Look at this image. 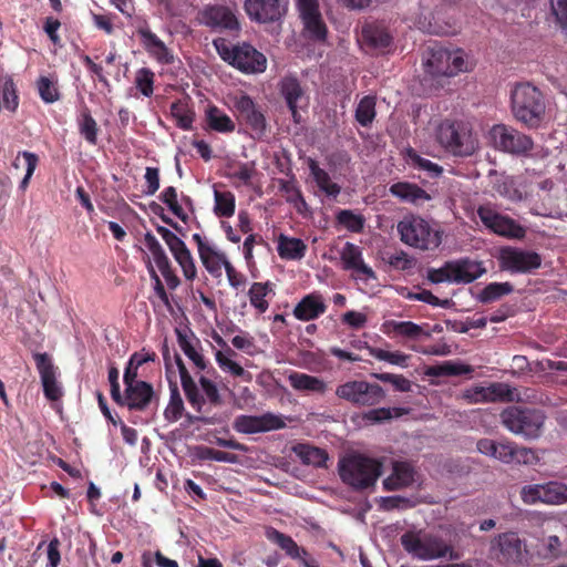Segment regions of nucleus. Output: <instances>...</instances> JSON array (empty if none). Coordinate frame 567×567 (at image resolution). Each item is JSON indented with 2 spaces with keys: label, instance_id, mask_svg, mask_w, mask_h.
Listing matches in <instances>:
<instances>
[{
  "label": "nucleus",
  "instance_id": "4c0bfd02",
  "mask_svg": "<svg viewBox=\"0 0 567 567\" xmlns=\"http://www.w3.org/2000/svg\"><path fill=\"white\" fill-rule=\"evenodd\" d=\"M288 381L297 391L324 393L327 390V384L323 380L302 372L290 373Z\"/></svg>",
  "mask_w": 567,
  "mask_h": 567
},
{
  "label": "nucleus",
  "instance_id": "4d7b16f0",
  "mask_svg": "<svg viewBox=\"0 0 567 567\" xmlns=\"http://www.w3.org/2000/svg\"><path fill=\"white\" fill-rule=\"evenodd\" d=\"M340 225L352 233H360L364 227V218L360 214H355L350 209L340 210L337 215Z\"/></svg>",
  "mask_w": 567,
  "mask_h": 567
},
{
  "label": "nucleus",
  "instance_id": "72a5a7b5",
  "mask_svg": "<svg viewBox=\"0 0 567 567\" xmlns=\"http://www.w3.org/2000/svg\"><path fill=\"white\" fill-rule=\"evenodd\" d=\"M308 167L315 183L322 193L333 198L340 194L341 187L332 182L328 172L321 168L313 158H308Z\"/></svg>",
  "mask_w": 567,
  "mask_h": 567
},
{
  "label": "nucleus",
  "instance_id": "6e6d98bb",
  "mask_svg": "<svg viewBox=\"0 0 567 567\" xmlns=\"http://www.w3.org/2000/svg\"><path fill=\"white\" fill-rule=\"evenodd\" d=\"M37 87L39 95L44 103L51 104L60 99L56 83L48 76H40L37 81Z\"/></svg>",
  "mask_w": 567,
  "mask_h": 567
},
{
  "label": "nucleus",
  "instance_id": "ea45409f",
  "mask_svg": "<svg viewBox=\"0 0 567 567\" xmlns=\"http://www.w3.org/2000/svg\"><path fill=\"white\" fill-rule=\"evenodd\" d=\"M390 193L404 202L413 204L430 199V196L424 189L410 183H395L390 187Z\"/></svg>",
  "mask_w": 567,
  "mask_h": 567
},
{
  "label": "nucleus",
  "instance_id": "dca6fc26",
  "mask_svg": "<svg viewBox=\"0 0 567 567\" xmlns=\"http://www.w3.org/2000/svg\"><path fill=\"white\" fill-rule=\"evenodd\" d=\"M498 262L502 270L511 274H527L540 267L542 257L533 250L504 247L499 250Z\"/></svg>",
  "mask_w": 567,
  "mask_h": 567
},
{
  "label": "nucleus",
  "instance_id": "bb28decb",
  "mask_svg": "<svg viewBox=\"0 0 567 567\" xmlns=\"http://www.w3.org/2000/svg\"><path fill=\"white\" fill-rule=\"evenodd\" d=\"M153 395L152 384L145 381L128 383V386L125 388L124 404L130 410L143 411L151 403Z\"/></svg>",
  "mask_w": 567,
  "mask_h": 567
},
{
  "label": "nucleus",
  "instance_id": "052dcab7",
  "mask_svg": "<svg viewBox=\"0 0 567 567\" xmlns=\"http://www.w3.org/2000/svg\"><path fill=\"white\" fill-rule=\"evenodd\" d=\"M161 199L164 204H166L168 206V208L171 209V212L176 215L178 218H181L182 220H185L186 219V215L184 213V209L182 208V206L178 204V200H177V190L175 187L173 186H169V187H166L162 194H161Z\"/></svg>",
  "mask_w": 567,
  "mask_h": 567
},
{
  "label": "nucleus",
  "instance_id": "8fccbe9b",
  "mask_svg": "<svg viewBox=\"0 0 567 567\" xmlns=\"http://www.w3.org/2000/svg\"><path fill=\"white\" fill-rule=\"evenodd\" d=\"M214 212L217 216L230 217L235 213V196L230 192L214 190Z\"/></svg>",
  "mask_w": 567,
  "mask_h": 567
},
{
  "label": "nucleus",
  "instance_id": "bf43d9fd",
  "mask_svg": "<svg viewBox=\"0 0 567 567\" xmlns=\"http://www.w3.org/2000/svg\"><path fill=\"white\" fill-rule=\"evenodd\" d=\"M171 114L176 120L177 126L189 130L194 121V114L182 103H173Z\"/></svg>",
  "mask_w": 567,
  "mask_h": 567
},
{
  "label": "nucleus",
  "instance_id": "3c124183",
  "mask_svg": "<svg viewBox=\"0 0 567 567\" xmlns=\"http://www.w3.org/2000/svg\"><path fill=\"white\" fill-rule=\"evenodd\" d=\"M513 291V286L509 282H492L488 284L478 295L477 299L481 302L487 303L499 299Z\"/></svg>",
  "mask_w": 567,
  "mask_h": 567
},
{
  "label": "nucleus",
  "instance_id": "e433bc0d",
  "mask_svg": "<svg viewBox=\"0 0 567 567\" xmlns=\"http://www.w3.org/2000/svg\"><path fill=\"white\" fill-rule=\"evenodd\" d=\"M267 538L277 544L286 554L293 559H306L307 551L299 547L298 544L288 535L275 529L269 528L266 532Z\"/></svg>",
  "mask_w": 567,
  "mask_h": 567
},
{
  "label": "nucleus",
  "instance_id": "412c9836",
  "mask_svg": "<svg viewBox=\"0 0 567 567\" xmlns=\"http://www.w3.org/2000/svg\"><path fill=\"white\" fill-rule=\"evenodd\" d=\"M246 13L259 23L275 22L281 19L287 10L286 0H245Z\"/></svg>",
  "mask_w": 567,
  "mask_h": 567
},
{
  "label": "nucleus",
  "instance_id": "774afa93",
  "mask_svg": "<svg viewBox=\"0 0 567 567\" xmlns=\"http://www.w3.org/2000/svg\"><path fill=\"white\" fill-rule=\"evenodd\" d=\"M206 270L213 276H220L221 268L226 269V265L230 264L225 254L217 255V257L206 258L200 260Z\"/></svg>",
  "mask_w": 567,
  "mask_h": 567
},
{
  "label": "nucleus",
  "instance_id": "a211bd4d",
  "mask_svg": "<svg viewBox=\"0 0 567 567\" xmlns=\"http://www.w3.org/2000/svg\"><path fill=\"white\" fill-rule=\"evenodd\" d=\"M462 399L468 404L487 402H512L517 399L516 390L507 383L495 382L487 386H472L462 392Z\"/></svg>",
  "mask_w": 567,
  "mask_h": 567
},
{
  "label": "nucleus",
  "instance_id": "4be33fe9",
  "mask_svg": "<svg viewBox=\"0 0 567 567\" xmlns=\"http://www.w3.org/2000/svg\"><path fill=\"white\" fill-rule=\"evenodd\" d=\"M340 259L342 268L352 271L354 279L370 280L377 278L374 270L364 262L362 249L359 246L347 241L340 250Z\"/></svg>",
  "mask_w": 567,
  "mask_h": 567
},
{
  "label": "nucleus",
  "instance_id": "49530a36",
  "mask_svg": "<svg viewBox=\"0 0 567 567\" xmlns=\"http://www.w3.org/2000/svg\"><path fill=\"white\" fill-rule=\"evenodd\" d=\"M269 292H271V287L268 282H254L249 288L248 296L250 305L257 309L259 313L266 312L269 307V302L266 299Z\"/></svg>",
  "mask_w": 567,
  "mask_h": 567
},
{
  "label": "nucleus",
  "instance_id": "6ab92c4d",
  "mask_svg": "<svg viewBox=\"0 0 567 567\" xmlns=\"http://www.w3.org/2000/svg\"><path fill=\"white\" fill-rule=\"evenodd\" d=\"M156 231L167 245L174 259L182 268L183 275L187 280L193 281L197 276V269L194 258L186 247L185 243L176 236L172 230L164 226H157Z\"/></svg>",
  "mask_w": 567,
  "mask_h": 567
},
{
  "label": "nucleus",
  "instance_id": "1a4fd4ad",
  "mask_svg": "<svg viewBox=\"0 0 567 567\" xmlns=\"http://www.w3.org/2000/svg\"><path fill=\"white\" fill-rule=\"evenodd\" d=\"M214 45L224 61L245 73H261L267 68L265 55L250 44L229 47L224 39H216Z\"/></svg>",
  "mask_w": 567,
  "mask_h": 567
},
{
  "label": "nucleus",
  "instance_id": "20e7f679",
  "mask_svg": "<svg viewBox=\"0 0 567 567\" xmlns=\"http://www.w3.org/2000/svg\"><path fill=\"white\" fill-rule=\"evenodd\" d=\"M512 112L528 127H537L545 114L542 92L530 83L517 84L512 91Z\"/></svg>",
  "mask_w": 567,
  "mask_h": 567
},
{
  "label": "nucleus",
  "instance_id": "ddd939ff",
  "mask_svg": "<svg viewBox=\"0 0 567 567\" xmlns=\"http://www.w3.org/2000/svg\"><path fill=\"white\" fill-rule=\"evenodd\" d=\"M523 503L563 505L567 503V485L558 481L524 485L519 492Z\"/></svg>",
  "mask_w": 567,
  "mask_h": 567
},
{
  "label": "nucleus",
  "instance_id": "5701e85b",
  "mask_svg": "<svg viewBox=\"0 0 567 567\" xmlns=\"http://www.w3.org/2000/svg\"><path fill=\"white\" fill-rule=\"evenodd\" d=\"M34 360L39 371L44 395L50 401H58L63 395V391L56 381L55 368L47 353H35Z\"/></svg>",
  "mask_w": 567,
  "mask_h": 567
},
{
  "label": "nucleus",
  "instance_id": "c85d7f7f",
  "mask_svg": "<svg viewBox=\"0 0 567 567\" xmlns=\"http://www.w3.org/2000/svg\"><path fill=\"white\" fill-rule=\"evenodd\" d=\"M137 33L141 37L144 49L157 62L171 64L174 61V56L165 43L148 28H140Z\"/></svg>",
  "mask_w": 567,
  "mask_h": 567
},
{
  "label": "nucleus",
  "instance_id": "473e14b6",
  "mask_svg": "<svg viewBox=\"0 0 567 567\" xmlns=\"http://www.w3.org/2000/svg\"><path fill=\"white\" fill-rule=\"evenodd\" d=\"M280 92L285 97L289 110L291 111L295 122L300 121V115L297 107L303 99V90L299 81L293 76H286L280 82Z\"/></svg>",
  "mask_w": 567,
  "mask_h": 567
},
{
  "label": "nucleus",
  "instance_id": "0e129e2a",
  "mask_svg": "<svg viewBox=\"0 0 567 567\" xmlns=\"http://www.w3.org/2000/svg\"><path fill=\"white\" fill-rule=\"evenodd\" d=\"M374 377L386 383H391L395 390L401 392H409L411 391L412 383L410 380H408L405 377L400 374H392V373H379L374 374Z\"/></svg>",
  "mask_w": 567,
  "mask_h": 567
},
{
  "label": "nucleus",
  "instance_id": "5fc2aeb1",
  "mask_svg": "<svg viewBox=\"0 0 567 567\" xmlns=\"http://www.w3.org/2000/svg\"><path fill=\"white\" fill-rule=\"evenodd\" d=\"M409 159L411 164L423 172L427 174L429 177L435 178L439 177L443 173V168L437 165L436 163H433L432 161L424 158L420 156L416 152L413 150H410L408 152Z\"/></svg>",
  "mask_w": 567,
  "mask_h": 567
},
{
  "label": "nucleus",
  "instance_id": "9d476101",
  "mask_svg": "<svg viewBox=\"0 0 567 567\" xmlns=\"http://www.w3.org/2000/svg\"><path fill=\"white\" fill-rule=\"evenodd\" d=\"M501 420L503 425L512 433L534 440L539 437L542 433L545 415L539 410L522 409L513 405L501 413Z\"/></svg>",
  "mask_w": 567,
  "mask_h": 567
},
{
  "label": "nucleus",
  "instance_id": "37998d69",
  "mask_svg": "<svg viewBox=\"0 0 567 567\" xmlns=\"http://www.w3.org/2000/svg\"><path fill=\"white\" fill-rule=\"evenodd\" d=\"M177 342L184 354L193 362L198 371H204L207 368V362L198 350V341L193 342L187 334L177 330Z\"/></svg>",
  "mask_w": 567,
  "mask_h": 567
},
{
  "label": "nucleus",
  "instance_id": "aec40b11",
  "mask_svg": "<svg viewBox=\"0 0 567 567\" xmlns=\"http://www.w3.org/2000/svg\"><path fill=\"white\" fill-rule=\"evenodd\" d=\"M299 17L308 37L322 41L327 37V25L320 12L318 0H297Z\"/></svg>",
  "mask_w": 567,
  "mask_h": 567
},
{
  "label": "nucleus",
  "instance_id": "b1692460",
  "mask_svg": "<svg viewBox=\"0 0 567 567\" xmlns=\"http://www.w3.org/2000/svg\"><path fill=\"white\" fill-rule=\"evenodd\" d=\"M491 550L502 563H517L523 558L524 547L515 533H505L493 540Z\"/></svg>",
  "mask_w": 567,
  "mask_h": 567
},
{
  "label": "nucleus",
  "instance_id": "c9c22d12",
  "mask_svg": "<svg viewBox=\"0 0 567 567\" xmlns=\"http://www.w3.org/2000/svg\"><path fill=\"white\" fill-rule=\"evenodd\" d=\"M207 126L218 133H231L235 131V122L216 105H208L205 110Z\"/></svg>",
  "mask_w": 567,
  "mask_h": 567
},
{
  "label": "nucleus",
  "instance_id": "69168bd1",
  "mask_svg": "<svg viewBox=\"0 0 567 567\" xmlns=\"http://www.w3.org/2000/svg\"><path fill=\"white\" fill-rule=\"evenodd\" d=\"M20 156L23 157L24 162H25V165H27V172H25V175L23 177V179L21 181V187L24 188L27 187V185L29 184V181L31 178V176L33 175L34 171H35V167L38 165V156L34 154V153H31V152H28V151H23L21 153L18 154L16 161H14V166L18 167L19 164H18V161L20 158Z\"/></svg>",
  "mask_w": 567,
  "mask_h": 567
},
{
  "label": "nucleus",
  "instance_id": "2f4dec72",
  "mask_svg": "<svg viewBox=\"0 0 567 567\" xmlns=\"http://www.w3.org/2000/svg\"><path fill=\"white\" fill-rule=\"evenodd\" d=\"M477 451L503 463L513 462L514 445L509 442H496L491 439H482L476 444Z\"/></svg>",
  "mask_w": 567,
  "mask_h": 567
},
{
  "label": "nucleus",
  "instance_id": "4468645a",
  "mask_svg": "<svg viewBox=\"0 0 567 567\" xmlns=\"http://www.w3.org/2000/svg\"><path fill=\"white\" fill-rule=\"evenodd\" d=\"M237 120L252 131L254 137L261 138L267 132V120L261 107L247 94L233 97Z\"/></svg>",
  "mask_w": 567,
  "mask_h": 567
},
{
  "label": "nucleus",
  "instance_id": "6e6552de",
  "mask_svg": "<svg viewBox=\"0 0 567 567\" xmlns=\"http://www.w3.org/2000/svg\"><path fill=\"white\" fill-rule=\"evenodd\" d=\"M396 228L403 244L420 250L434 249L442 243L440 233L420 216H405Z\"/></svg>",
  "mask_w": 567,
  "mask_h": 567
},
{
  "label": "nucleus",
  "instance_id": "7c9ffc66",
  "mask_svg": "<svg viewBox=\"0 0 567 567\" xmlns=\"http://www.w3.org/2000/svg\"><path fill=\"white\" fill-rule=\"evenodd\" d=\"M414 470L406 462H395L393 472L383 480V487L386 491H396L410 486L414 482Z\"/></svg>",
  "mask_w": 567,
  "mask_h": 567
},
{
  "label": "nucleus",
  "instance_id": "f704fd0d",
  "mask_svg": "<svg viewBox=\"0 0 567 567\" xmlns=\"http://www.w3.org/2000/svg\"><path fill=\"white\" fill-rule=\"evenodd\" d=\"M277 251L282 259L300 260L306 255L307 245L299 238L281 234L278 237Z\"/></svg>",
  "mask_w": 567,
  "mask_h": 567
},
{
  "label": "nucleus",
  "instance_id": "cd10ccee",
  "mask_svg": "<svg viewBox=\"0 0 567 567\" xmlns=\"http://www.w3.org/2000/svg\"><path fill=\"white\" fill-rule=\"evenodd\" d=\"M327 310L322 296L312 292L305 296L295 307L293 316L300 321H311L319 318Z\"/></svg>",
  "mask_w": 567,
  "mask_h": 567
},
{
  "label": "nucleus",
  "instance_id": "58836bf2",
  "mask_svg": "<svg viewBox=\"0 0 567 567\" xmlns=\"http://www.w3.org/2000/svg\"><path fill=\"white\" fill-rule=\"evenodd\" d=\"M235 355H236V352L234 350H231L230 348H227V350H225V351H217L215 354V359H216L218 367L224 372L229 373L237 378H241L246 382H250L251 374L233 359Z\"/></svg>",
  "mask_w": 567,
  "mask_h": 567
},
{
  "label": "nucleus",
  "instance_id": "7ed1b4c3",
  "mask_svg": "<svg viewBox=\"0 0 567 567\" xmlns=\"http://www.w3.org/2000/svg\"><path fill=\"white\" fill-rule=\"evenodd\" d=\"M181 378L182 389L189 405L198 413L203 412L206 403L218 406L223 403L217 384L210 379L200 375L198 383L190 375L179 354L173 355Z\"/></svg>",
  "mask_w": 567,
  "mask_h": 567
},
{
  "label": "nucleus",
  "instance_id": "a878e982",
  "mask_svg": "<svg viewBox=\"0 0 567 567\" xmlns=\"http://www.w3.org/2000/svg\"><path fill=\"white\" fill-rule=\"evenodd\" d=\"M200 22L215 29L237 30L238 20L234 11L225 6H210L200 12Z\"/></svg>",
  "mask_w": 567,
  "mask_h": 567
},
{
  "label": "nucleus",
  "instance_id": "de8ad7c7",
  "mask_svg": "<svg viewBox=\"0 0 567 567\" xmlns=\"http://www.w3.org/2000/svg\"><path fill=\"white\" fill-rule=\"evenodd\" d=\"M394 333L406 337L409 339L417 340L422 336L429 337L430 333L425 332L423 328L412 321H395L391 320L385 323Z\"/></svg>",
  "mask_w": 567,
  "mask_h": 567
},
{
  "label": "nucleus",
  "instance_id": "c756f323",
  "mask_svg": "<svg viewBox=\"0 0 567 567\" xmlns=\"http://www.w3.org/2000/svg\"><path fill=\"white\" fill-rule=\"evenodd\" d=\"M361 39L365 45L379 52H385L392 44L391 34L384 27L377 23L363 25Z\"/></svg>",
  "mask_w": 567,
  "mask_h": 567
},
{
  "label": "nucleus",
  "instance_id": "603ef678",
  "mask_svg": "<svg viewBox=\"0 0 567 567\" xmlns=\"http://www.w3.org/2000/svg\"><path fill=\"white\" fill-rule=\"evenodd\" d=\"M370 354L379 361H385L393 365L401 368H406L409 365L410 355L401 351H388L374 348L370 350Z\"/></svg>",
  "mask_w": 567,
  "mask_h": 567
},
{
  "label": "nucleus",
  "instance_id": "2eb2a0df",
  "mask_svg": "<svg viewBox=\"0 0 567 567\" xmlns=\"http://www.w3.org/2000/svg\"><path fill=\"white\" fill-rule=\"evenodd\" d=\"M489 135L497 150L509 154L524 155L534 146L528 135L504 124L494 125Z\"/></svg>",
  "mask_w": 567,
  "mask_h": 567
},
{
  "label": "nucleus",
  "instance_id": "f3484780",
  "mask_svg": "<svg viewBox=\"0 0 567 567\" xmlns=\"http://www.w3.org/2000/svg\"><path fill=\"white\" fill-rule=\"evenodd\" d=\"M286 427V417L267 412L260 415L241 414L235 417L233 429L241 434H257Z\"/></svg>",
  "mask_w": 567,
  "mask_h": 567
},
{
  "label": "nucleus",
  "instance_id": "13d9d810",
  "mask_svg": "<svg viewBox=\"0 0 567 567\" xmlns=\"http://www.w3.org/2000/svg\"><path fill=\"white\" fill-rule=\"evenodd\" d=\"M197 456L200 460H212L216 462H224L230 464H234L238 461V457L235 454L223 452L219 450H214L207 446L197 447Z\"/></svg>",
  "mask_w": 567,
  "mask_h": 567
},
{
  "label": "nucleus",
  "instance_id": "9b49d317",
  "mask_svg": "<svg viewBox=\"0 0 567 567\" xmlns=\"http://www.w3.org/2000/svg\"><path fill=\"white\" fill-rule=\"evenodd\" d=\"M477 216L491 233L509 239H522L526 230L513 218L501 214L496 206L487 203L477 207Z\"/></svg>",
  "mask_w": 567,
  "mask_h": 567
},
{
  "label": "nucleus",
  "instance_id": "f8f14e48",
  "mask_svg": "<svg viewBox=\"0 0 567 567\" xmlns=\"http://www.w3.org/2000/svg\"><path fill=\"white\" fill-rule=\"evenodd\" d=\"M336 395L358 406H372L383 400L384 391L377 383L352 380L338 385Z\"/></svg>",
  "mask_w": 567,
  "mask_h": 567
},
{
  "label": "nucleus",
  "instance_id": "393cba45",
  "mask_svg": "<svg viewBox=\"0 0 567 567\" xmlns=\"http://www.w3.org/2000/svg\"><path fill=\"white\" fill-rule=\"evenodd\" d=\"M144 243L148 251L151 252L158 270L164 277L169 289H176L179 285L178 277L174 274L171 267L169 259L165 254L159 241L151 233L145 234Z\"/></svg>",
  "mask_w": 567,
  "mask_h": 567
},
{
  "label": "nucleus",
  "instance_id": "864d4df0",
  "mask_svg": "<svg viewBox=\"0 0 567 567\" xmlns=\"http://www.w3.org/2000/svg\"><path fill=\"white\" fill-rule=\"evenodd\" d=\"M79 131L87 143L96 145L99 128L96 121L92 117L90 112L85 111L81 114L79 118Z\"/></svg>",
  "mask_w": 567,
  "mask_h": 567
},
{
  "label": "nucleus",
  "instance_id": "c03bdc74",
  "mask_svg": "<svg viewBox=\"0 0 567 567\" xmlns=\"http://www.w3.org/2000/svg\"><path fill=\"white\" fill-rule=\"evenodd\" d=\"M168 383H169V401H168L167 406L165 408L164 416L168 422L174 423L183 416L185 406H184V401L179 393L177 383L169 379H168Z\"/></svg>",
  "mask_w": 567,
  "mask_h": 567
},
{
  "label": "nucleus",
  "instance_id": "f257e3e1",
  "mask_svg": "<svg viewBox=\"0 0 567 567\" xmlns=\"http://www.w3.org/2000/svg\"><path fill=\"white\" fill-rule=\"evenodd\" d=\"M401 545L413 558L429 561L440 558L458 560L461 554L441 536L425 530H409L401 536Z\"/></svg>",
  "mask_w": 567,
  "mask_h": 567
},
{
  "label": "nucleus",
  "instance_id": "39448f33",
  "mask_svg": "<svg viewBox=\"0 0 567 567\" xmlns=\"http://www.w3.org/2000/svg\"><path fill=\"white\" fill-rule=\"evenodd\" d=\"M423 63L426 72L436 76H454L460 72L470 71L473 66V62L463 50H449L437 44L427 49Z\"/></svg>",
  "mask_w": 567,
  "mask_h": 567
},
{
  "label": "nucleus",
  "instance_id": "79ce46f5",
  "mask_svg": "<svg viewBox=\"0 0 567 567\" xmlns=\"http://www.w3.org/2000/svg\"><path fill=\"white\" fill-rule=\"evenodd\" d=\"M19 105V97L12 78L8 74H0V111L16 112Z\"/></svg>",
  "mask_w": 567,
  "mask_h": 567
},
{
  "label": "nucleus",
  "instance_id": "09e8293b",
  "mask_svg": "<svg viewBox=\"0 0 567 567\" xmlns=\"http://www.w3.org/2000/svg\"><path fill=\"white\" fill-rule=\"evenodd\" d=\"M354 116L361 126H370L375 117V97L372 95L363 96L355 107Z\"/></svg>",
  "mask_w": 567,
  "mask_h": 567
},
{
  "label": "nucleus",
  "instance_id": "a19ab883",
  "mask_svg": "<svg viewBox=\"0 0 567 567\" xmlns=\"http://www.w3.org/2000/svg\"><path fill=\"white\" fill-rule=\"evenodd\" d=\"M292 450L303 464L316 467H324L327 464L328 453L322 449L309 444H298Z\"/></svg>",
  "mask_w": 567,
  "mask_h": 567
},
{
  "label": "nucleus",
  "instance_id": "a18cd8bd",
  "mask_svg": "<svg viewBox=\"0 0 567 567\" xmlns=\"http://www.w3.org/2000/svg\"><path fill=\"white\" fill-rule=\"evenodd\" d=\"M473 371L472 367L454 361H445L441 364L429 367L425 374L429 377L461 375Z\"/></svg>",
  "mask_w": 567,
  "mask_h": 567
},
{
  "label": "nucleus",
  "instance_id": "e2e57ef3",
  "mask_svg": "<svg viewBox=\"0 0 567 567\" xmlns=\"http://www.w3.org/2000/svg\"><path fill=\"white\" fill-rule=\"evenodd\" d=\"M549 4L556 24L560 29L567 30V0H549Z\"/></svg>",
  "mask_w": 567,
  "mask_h": 567
},
{
  "label": "nucleus",
  "instance_id": "f03ea898",
  "mask_svg": "<svg viewBox=\"0 0 567 567\" xmlns=\"http://www.w3.org/2000/svg\"><path fill=\"white\" fill-rule=\"evenodd\" d=\"M341 481L355 491L374 486L382 474V464L359 453H349L338 462Z\"/></svg>",
  "mask_w": 567,
  "mask_h": 567
},
{
  "label": "nucleus",
  "instance_id": "680f3d73",
  "mask_svg": "<svg viewBox=\"0 0 567 567\" xmlns=\"http://www.w3.org/2000/svg\"><path fill=\"white\" fill-rule=\"evenodd\" d=\"M135 84L144 96H151L153 94L154 73L146 68L140 69L136 72Z\"/></svg>",
  "mask_w": 567,
  "mask_h": 567
},
{
  "label": "nucleus",
  "instance_id": "0eeeda50",
  "mask_svg": "<svg viewBox=\"0 0 567 567\" xmlns=\"http://www.w3.org/2000/svg\"><path fill=\"white\" fill-rule=\"evenodd\" d=\"M436 140L454 156H471L477 148V140L462 122L444 121L436 128Z\"/></svg>",
  "mask_w": 567,
  "mask_h": 567
},
{
  "label": "nucleus",
  "instance_id": "423d86ee",
  "mask_svg": "<svg viewBox=\"0 0 567 567\" xmlns=\"http://www.w3.org/2000/svg\"><path fill=\"white\" fill-rule=\"evenodd\" d=\"M486 272L481 261L470 258L446 261L440 268H430L426 278L432 284H471Z\"/></svg>",
  "mask_w": 567,
  "mask_h": 567
},
{
  "label": "nucleus",
  "instance_id": "338daca9",
  "mask_svg": "<svg viewBox=\"0 0 567 567\" xmlns=\"http://www.w3.org/2000/svg\"><path fill=\"white\" fill-rule=\"evenodd\" d=\"M280 190L285 194L288 202L293 204L301 203L305 205L301 192L293 179L280 181Z\"/></svg>",
  "mask_w": 567,
  "mask_h": 567
}]
</instances>
